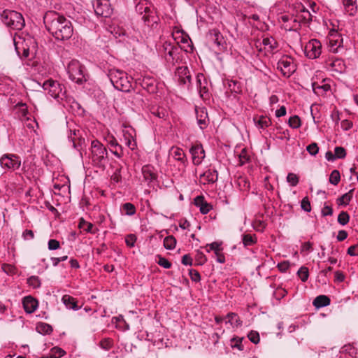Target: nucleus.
Wrapping results in <instances>:
<instances>
[{"label":"nucleus","instance_id":"f257e3e1","mask_svg":"<svg viewBox=\"0 0 358 358\" xmlns=\"http://www.w3.org/2000/svg\"><path fill=\"white\" fill-rule=\"evenodd\" d=\"M43 20L47 30L56 40L66 41L72 36V23L64 16L55 11H48L45 14Z\"/></svg>","mask_w":358,"mask_h":358},{"label":"nucleus","instance_id":"f03ea898","mask_svg":"<svg viewBox=\"0 0 358 358\" xmlns=\"http://www.w3.org/2000/svg\"><path fill=\"white\" fill-rule=\"evenodd\" d=\"M108 76L113 87L122 92H129L131 88V78L122 70L113 69L109 70Z\"/></svg>","mask_w":358,"mask_h":358},{"label":"nucleus","instance_id":"7ed1b4c3","mask_svg":"<svg viewBox=\"0 0 358 358\" xmlns=\"http://www.w3.org/2000/svg\"><path fill=\"white\" fill-rule=\"evenodd\" d=\"M90 157L94 165L99 167L105 166L108 161L106 148L99 141H93L91 143Z\"/></svg>","mask_w":358,"mask_h":358},{"label":"nucleus","instance_id":"20e7f679","mask_svg":"<svg viewBox=\"0 0 358 358\" xmlns=\"http://www.w3.org/2000/svg\"><path fill=\"white\" fill-rule=\"evenodd\" d=\"M3 24L15 30H21L24 27V20L21 13L10 10H3L1 15Z\"/></svg>","mask_w":358,"mask_h":358},{"label":"nucleus","instance_id":"39448f33","mask_svg":"<svg viewBox=\"0 0 358 358\" xmlns=\"http://www.w3.org/2000/svg\"><path fill=\"white\" fill-rule=\"evenodd\" d=\"M43 88L48 94L54 99L63 100L69 99L66 95L64 87L57 81L49 79L43 84Z\"/></svg>","mask_w":358,"mask_h":358},{"label":"nucleus","instance_id":"423d86ee","mask_svg":"<svg viewBox=\"0 0 358 358\" xmlns=\"http://www.w3.org/2000/svg\"><path fill=\"white\" fill-rule=\"evenodd\" d=\"M67 72L69 78L76 83L81 84L86 81L84 66L78 60L73 59L69 63Z\"/></svg>","mask_w":358,"mask_h":358},{"label":"nucleus","instance_id":"0eeeda50","mask_svg":"<svg viewBox=\"0 0 358 358\" xmlns=\"http://www.w3.org/2000/svg\"><path fill=\"white\" fill-rule=\"evenodd\" d=\"M179 47L166 41H162L158 45V52L165 58L166 62L174 64V60Z\"/></svg>","mask_w":358,"mask_h":358},{"label":"nucleus","instance_id":"6e6552de","mask_svg":"<svg viewBox=\"0 0 358 358\" xmlns=\"http://www.w3.org/2000/svg\"><path fill=\"white\" fill-rule=\"evenodd\" d=\"M277 69L283 76L289 78L296 71V65L293 58L288 55H283L277 63Z\"/></svg>","mask_w":358,"mask_h":358},{"label":"nucleus","instance_id":"1a4fd4ad","mask_svg":"<svg viewBox=\"0 0 358 358\" xmlns=\"http://www.w3.org/2000/svg\"><path fill=\"white\" fill-rule=\"evenodd\" d=\"M304 52L306 56L311 59L318 58L322 53V44L317 39L310 40L305 45Z\"/></svg>","mask_w":358,"mask_h":358},{"label":"nucleus","instance_id":"9d476101","mask_svg":"<svg viewBox=\"0 0 358 358\" xmlns=\"http://www.w3.org/2000/svg\"><path fill=\"white\" fill-rule=\"evenodd\" d=\"M94 12L97 15L108 17L113 13L110 0H96L94 4Z\"/></svg>","mask_w":358,"mask_h":358},{"label":"nucleus","instance_id":"9b49d317","mask_svg":"<svg viewBox=\"0 0 358 358\" xmlns=\"http://www.w3.org/2000/svg\"><path fill=\"white\" fill-rule=\"evenodd\" d=\"M0 164L3 169L16 170L20 168L21 161L18 156L9 154L4 155L1 157Z\"/></svg>","mask_w":358,"mask_h":358},{"label":"nucleus","instance_id":"f8f14e48","mask_svg":"<svg viewBox=\"0 0 358 358\" xmlns=\"http://www.w3.org/2000/svg\"><path fill=\"white\" fill-rule=\"evenodd\" d=\"M123 141L125 145L131 150L136 148V131L131 127H124L122 130Z\"/></svg>","mask_w":358,"mask_h":358},{"label":"nucleus","instance_id":"ddd939ff","mask_svg":"<svg viewBox=\"0 0 358 358\" xmlns=\"http://www.w3.org/2000/svg\"><path fill=\"white\" fill-rule=\"evenodd\" d=\"M189 152L192 155V163L196 166L201 164L205 158V151L202 145L196 144L193 145Z\"/></svg>","mask_w":358,"mask_h":358},{"label":"nucleus","instance_id":"4468645a","mask_svg":"<svg viewBox=\"0 0 358 358\" xmlns=\"http://www.w3.org/2000/svg\"><path fill=\"white\" fill-rule=\"evenodd\" d=\"M176 78L181 85L189 84L191 77L188 68L187 66L178 67L176 71Z\"/></svg>","mask_w":358,"mask_h":358},{"label":"nucleus","instance_id":"2eb2a0df","mask_svg":"<svg viewBox=\"0 0 358 358\" xmlns=\"http://www.w3.org/2000/svg\"><path fill=\"white\" fill-rule=\"evenodd\" d=\"M326 67L328 70L334 72L342 73L345 71V66L343 61L341 59H329L326 61Z\"/></svg>","mask_w":358,"mask_h":358},{"label":"nucleus","instance_id":"dca6fc26","mask_svg":"<svg viewBox=\"0 0 358 358\" xmlns=\"http://www.w3.org/2000/svg\"><path fill=\"white\" fill-rule=\"evenodd\" d=\"M218 173L216 170L208 169L200 175V182L203 185L214 183L217 180Z\"/></svg>","mask_w":358,"mask_h":358},{"label":"nucleus","instance_id":"f3484780","mask_svg":"<svg viewBox=\"0 0 358 358\" xmlns=\"http://www.w3.org/2000/svg\"><path fill=\"white\" fill-rule=\"evenodd\" d=\"M209 40L212 41L217 47L224 48L225 43L224 39L218 29H213L209 31L208 34Z\"/></svg>","mask_w":358,"mask_h":358},{"label":"nucleus","instance_id":"a211bd4d","mask_svg":"<svg viewBox=\"0 0 358 358\" xmlns=\"http://www.w3.org/2000/svg\"><path fill=\"white\" fill-rule=\"evenodd\" d=\"M22 304L26 313H32L38 307V301L31 296H27L24 297Z\"/></svg>","mask_w":358,"mask_h":358},{"label":"nucleus","instance_id":"6ab92c4d","mask_svg":"<svg viewBox=\"0 0 358 358\" xmlns=\"http://www.w3.org/2000/svg\"><path fill=\"white\" fill-rule=\"evenodd\" d=\"M194 205L198 207L202 214L208 213L213 206L208 203L203 196H197L194 200Z\"/></svg>","mask_w":358,"mask_h":358},{"label":"nucleus","instance_id":"aec40b11","mask_svg":"<svg viewBox=\"0 0 358 358\" xmlns=\"http://www.w3.org/2000/svg\"><path fill=\"white\" fill-rule=\"evenodd\" d=\"M255 126L259 130H264L271 124V119L266 115H257L253 117Z\"/></svg>","mask_w":358,"mask_h":358},{"label":"nucleus","instance_id":"412c9836","mask_svg":"<svg viewBox=\"0 0 358 358\" xmlns=\"http://www.w3.org/2000/svg\"><path fill=\"white\" fill-rule=\"evenodd\" d=\"M343 38L338 35H331L329 41V51L334 53L338 52V50L342 48Z\"/></svg>","mask_w":358,"mask_h":358},{"label":"nucleus","instance_id":"4be33fe9","mask_svg":"<svg viewBox=\"0 0 358 358\" xmlns=\"http://www.w3.org/2000/svg\"><path fill=\"white\" fill-rule=\"evenodd\" d=\"M345 11L351 16H354L358 10L357 0H342Z\"/></svg>","mask_w":358,"mask_h":358},{"label":"nucleus","instance_id":"5701e85b","mask_svg":"<svg viewBox=\"0 0 358 358\" xmlns=\"http://www.w3.org/2000/svg\"><path fill=\"white\" fill-rule=\"evenodd\" d=\"M142 174L144 180L148 182H151L157 179V174L154 171V168L150 165L142 167Z\"/></svg>","mask_w":358,"mask_h":358},{"label":"nucleus","instance_id":"b1692460","mask_svg":"<svg viewBox=\"0 0 358 358\" xmlns=\"http://www.w3.org/2000/svg\"><path fill=\"white\" fill-rule=\"evenodd\" d=\"M170 155L174 159L180 162L182 164H185L186 156L182 149L178 147H172L170 150Z\"/></svg>","mask_w":358,"mask_h":358},{"label":"nucleus","instance_id":"393cba45","mask_svg":"<svg viewBox=\"0 0 358 358\" xmlns=\"http://www.w3.org/2000/svg\"><path fill=\"white\" fill-rule=\"evenodd\" d=\"M331 89V86L329 84L326 83L324 81L322 82L321 84H318L316 83H313V90L314 92L318 95H323L327 92L329 91Z\"/></svg>","mask_w":358,"mask_h":358},{"label":"nucleus","instance_id":"a878e982","mask_svg":"<svg viewBox=\"0 0 358 358\" xmlns=\"http://www.w3.org/2000/svg\"><path fill=\"white\" fill-rule=\"evenodd\" d=\"M197 87L201 96L208 92L207 81L203 74L199 73L196 77Z\"/></svg>","mask_w":358,"mask_h":358},{"label":"nucleus","instance_id":"bb28decb","mask_svg":"<svg viewBox=\"0 0 358 358\" xmlns=\"http://www.w3.org/2000/svg\"><path fill=\"white\" fill-rule=\"evenodd\" d=\"M262 44L268 52H273L278 48V43L273 37H266L262 40Z\"/></svg>","mask_w":358,"mask_h":358},{"label":"nucleus","instance_id":"cd10ccee","mask_svg":"<svg viewBox=\"0 0 358 358\" xmlns=\"http://www.w3.org/2000/svg\"><path fill=\"white\" fill-rule=\"evenodd\" d=\"M331 300L329 296L326 295H319L313 300V304L314 306L319 308L329 306Z\"/></svg>","mask_w":358,"mask_h":358},{"label":"nucleus","instance_id":"c85d7f7f","mask_svg":"<svg viewBox=\"0 0 358 358\" xmlns=\"http://www.w3.org/2000/svg\"><path fill=\"white\" fill-rule=\"evenodd\" d=\"M62 301L69 309L78 310L80 308L78 306V303L76 299L70 295H64L62 296Z\"/></svg>","mask_w":358,"mask_h":358},{"label":"nucleus","instance_id":"c756f323","mask_svg":"<svg viewBox=\"0 0 358 358\" xmlns=\"http://www.w3.org/2000/svg\"><path fill=\"white\" fill-rule=\"evenodd\" d=\"M257 241V238L255 234L244 233L242 235V243L245 247L253 245Z\"/></svg>","mask_w":358,"mask_h":358},{"label":"nucleus","instance_id":"7c9ffc66","mask_svg":"<svg viewBox=\"0 0 358 358\" xmlns=\"http://www.w3.org/2000/svg\"><path fill=\"white\" fill-rule=\"evenodd\" d=\"M139 84L143 89L149 92H153L155 90L154 80L151 78H143Z\"/></svg>","mask_w":358,"mask_h":358},{"label":"nucleus","instance_id":"2f4dec72","mask_svg":"<svg viewBox=\"0 0 358 358\" xmlns=\"http://www.w3.org/2000/svg\"><path fill=\"white\" fill-rule=\"evenodd\" d=\"M355 189H350L348 192L344 194L341 197L337 199L338 205L346 206L349 203L353 196Z\"/></svg>","mask_w":358,"mask_h":358},{"label":"nucleus","instance_id":"473e14b6","mask_svg":"<svg viewBox=\"0 0 358 358\" xmlns=\"http://www.w3.org/2000/svg\"><path fill=\"white\" fill-rule=\"evenodd\" d=\"M142 20L145 24L150 25L152 22H157L155 21L156 17L151 12L150 8H144V14L142 15Z\"/></svg>","mask_w":358,"mask_h":358},{"label":"nucleus","instance_id":"72a5a7b5","mask_svg":"<svg viewBox=\"0 0 358 358\" xmlns=\"http://www.w3.org/2000/svg\"><path fill=\"white\" fill-rule=\"evenodd\" d=\"M36 331L43 334H49L52 331V327L46 323L39 322L36 325Z\"/></svg>","mask_w":358,"mask_h":358},{"label":"nucleus","instance_id":"f704fd0d","mask_svg":"<svg viewBox=\"0 0 358 358\" xmlns=\"http://www.w3.org/2000/svg\"><path fill=\"white\" fill-rule=\"evenodd\" d=\"M129 101H131L134 106H141L143 103V96L138 92L131 94L129 96Z\"/></svg>","mask_w":358,"mask_h":358},{"label":"nucleus","instance_id":"c9c22d12","mask_svg":"<svg viewBox=\"0 0 358 358\" xmlns=\"http://www.w3.org/2000/svg\"><path fill=\"white\" fill-rule=\"evenodd\" d=\"M222 242L215 241L211 243L207 244L205 246V248L208 252L210 251H213V252H219L220 250H223V248L222 247Z\"/></svg>","mask_w":358,"mask_h":358},{"label":"nucleus","instance_id":"e433bc0d","mask_svg":"<svg viewBox=\"0 0 358 358\" xmlns=\"http://www.w3.org/2000/svg\"><path fill=\"white\" fill-rule=\"evenodd\" d=\"M121 211L122 214L133 215L136 213V208L131 203H125L122 205Z\"/></svg>","mask_w":358,"mask_h":358},{"label":"nucleus","instance_id":"4c0bfd02","mask_svg":"<svg viewBox=\"0 0 358 358\" xmlns=\"http://www.w3.org/2000/svg\"><path fill=\"white\" fill-rule=\"evenodd\" d=\"M228 322L234 327H240L242 324L238 315L236 313H231L227 315Z\"/></svg>","mask_w":358,"mask_h":358},{"label":"nucleus","instance_id":"58836bf2","mask_svg":"<svg viewBox=\"0 0 358 358\" xmlns=\"http://www.w3.org/2000/svg\"><path fill=\"white\" fill-rule=\"evenodd\" d=\"M176 240L173 236H168L164 239V246L166 249L172 250L176 247Z\"/></svg>","mask_w":358,"mask_h":358},{"label":"nucleus","instance_id":"ea45409f","mask_svg":"<svg viewBox=\"0 0 358 358\" xmlns=\"http://www.w3.org/2000/svg\"><path fill=\"white\" fill-rule=\"evenodd\" d=\"M301 12V14L297 17L299 20H302L304 23H308L312 21L313 16L308 10L303 8Z\"/></svg>","mask_w":358,"mask_h":358},{"label":"nucleus","instance_id":"a19ab883","mask_svg":"<svg viewBox=\"0 0 358 358\" xmlns=\"http://www.w3.org/2000/svg\"><path fill=\"white\" fill-rule=\"evenodd\" d=\"M288 124L293 129H298L301 125V120L297 115L292 116L288 120Z\"/></svg>","mask_w":358,"mask_h":358},{"label":"nucleus","instance_id":"79ce46f5","mask_svg":"<svg viewBox=\"0 0 358 358\" xmlns=\"http://www.w3.org/2000/svg\"><path fill=\"white\" fill-rule=\"evenodd\" d=\"M299 178L298 176L294 173H289L287 176V182L292 186L295 187L298 185Z\"/></svg>","mask_w":358,"mask_h":358},{"label":"nucleus","instance_id":"37998d69","mask_svg":"<svg viewBox=\"0 0 358 358\" xmlns=\"http://www.w3.org/2000/svg\"><path fill=\"white\" fill-rule=\"evenodd\" d=\"M341 180V175L338 170H334L330 175L329 182L334 185H337Z\"/></svg>","mask_w":358,"mask_h":358},{"label":"nucleus","instance_id":"c03bdc74","mask_svg":"<svg viewBox=\"0 0 358 358\" xmlns=\"http://www.w3.org/2000/svg\"><path fill=\"white\" fill-rule=\"evenodd\" d=\"M100 347L106 350H110L113 345V341L110 338H106L100 341Z\"/></svg>","mask_w":358,"mask_h":358},{"label":"nucleus","instance_id":"a18cd8bd","mask_svg":"<svg viewBox=\"0 0 358 358\" xmlns=\"http://www.w3.org/2000/svg\"><path fill=\"white\" fill-rule=\"evenodd\" d=\"M297 274L300 279L301 280V281L306 282L308 280L309 275L308 268L305 266L301 267L298 271Z\"/></svg>","mask_w":358,"mask_h":358},{"label":"nucleus","instance_id":"49530a36","mask_svg":"<svg viewBox=\"0 0 358 358\" xmlns=\"http://www.w3.org/2000/svg\"><path fill=\"white\" fill-rule=\"evenodd\" d=\"M66 354L65 351L58 347H55L51 350L50 358H60Z\"/></svg>","mask_w":358,"mask_h":358},{"label":"nucleus","instance_id":"de8ad7c7","mask_svg":"<svg viewBox=\"0 0 358 358\" xmlns=\"http://www.w3.org/2000/svg\"><path fill=\"white\" fill-rule=\"evenodd\" d=\"M195 261L198 265H203L206 262L207 258L202 252L197 250L195 255Z\"/></svg>","mask_w":358,"mask_h":358},{"label":"nucleus","instance_id":"09e8293b","mask_svg":"<svg viewBox=\"0 0 358 358\" xmlns=\"http://www.w3.org/2000/svg\"><path fill=\"white\" fill-rule=\"evenodd\" d=\"M136 236L133 234H130L126 236L125 237V243L126 245L129 248H133L136 241Z\"/></svg>","mask_w":358,"mask_h":358},{"label":"nucleus","instance_id":"8fccbe9b","mask_svg":"<svg viewBox=\"0 0 358 358\" xmlns=\"http://www.w3.org/2000/svg\"><path fill=\"white\" fill-rule=\"evenodd\" d=\"M158 261H157V263L161 266L162 267H164L165 268H169L171 266V263L166 258L158 255Z\"/></svg>","mask_w":358,"mask_h":358},{"label":"nucleus","instance_id":"3c124183","mask_svg":"<svg viewBox=\"0 0 358 358\" xmlns=\"http://www.w3.org/2000/svg\"><path fill=\"white\" fill-rule=\"evenodd\" d=\"M28 284L34 288H38L41 286V281L37 276H31L27 279Z\"/></svg>","mask_w":358,"mask_h":358},{"label":"nucleus","instance_id":"603ef678","mask_svg":"<svg viewBox=\"0 0 358 358\" xmlns=\"http://www.w3.org/2000/svg\"><path fill=\"white\" fill-rule=\"evenodd\" d=\"M306 150L310 155L315 156L318 153L319 147L316 143H312L307 146Z\"/></svg>","mask_w":358,"mask_h":358},{"label":"nucleus","instance_id":"864d4df0","mask_svg":"<svg viewBox=\"0 0 358 358\" xmlns=\"http://www.w3.org/2000/svg\"><path fill=\"white\" fill-rule=\"evenodd\" d=\"M334 152L336 159H344L346 156V151L343 147H336Z\"/></svg>","mask_w":358,"mask_h":358},{"label":"nucleus","instance_id":"5fc2aeb1","mask_svg":"<svg viewBox=\"0 0 358 358\" xmlns=\"http://www.w3.org/2000/svg\"><path fill=\"white\" fill-rule=\"evenodd\" d=\"M248 337L249 340L255 344H257L260 341L259 334L255 331H251L248 334Z\"/></svg>","mask_w":358,"mask_h":358},{"label":"nucleus","instance_id":"6e6d98bb","mask_svg":"<svg viewBox=\"0 0 358 358\" xmlns=\"http://www.w3.org/2000/svg\"><path fill=\"white\" fill-rule=\"evenodd\" d=\"M349 219L348 213L345 211H342L338 216V222L339 224H348Z\"/></svg>","mask_w":358,"mask_h":358},{"label":"nucleus","instance_id":"4d7b16f0","mask_svg":"<svg viewBox=\"0 0 358 358\" xmlns=\"http://www.w3.org/2000/svg\"><path fill=\"white\" fill-rule=\"evenodd\" d=\"M243 338H234L231 339V347L236 348L239 350H243V346L242 345Z\"/></svg>","mask_w":358,"mask_h":358},{"label":"nucleus","instance_id":"13d9d810","mask_svg":"<svg viewBox=\"0 0 358 358\" xmlns=\"http://www.w3.org/2000/svg\"><path fill=\"white\" fill-rule=\"evenodd\" d=\"M301 208L306 212H310L311 210L310 203L308 197H304L301 202Z\"/></svg>","mask_w":358,"mask_h":358},{"label":"nucleus","instance_id":"bf43d9fd","mask_svg":"<svg viewBox=\"0 0 358 358\" xmlns=\"http://www.w3.org/2000/svg\"><path fill=\"white\" fill-rule=\"evenodd\" d=\"M250 159V157L247 155V152L243 149L239 155V162L240 165H243L248 162Z\"/></svg>","mask_w":358,"mask_h":358},{"label":"nucleus","instance_id":"052dcab7","mask_svg":"<svg viewBox=\"0 0 358 358\" xmlns=\"http://www.w3.org/2000/svg\"><path fill=\"white\" fill-rule=\"evenodd\" d=\"M189 274L190 276V278L194 282H199L201 280V275L200 273L198 272V271L194 269H190L189 271Z\"/></svg>","mask_w":358,"mask_h":358},{"label":"nucleus","instance_id":"680f3d73","mask_svg":"<svg viewBox=\"0 0 358 358\" xmlns=\"http://www.w3.org/2000/svg\"><path fill=\"white\" fill-rule=\"evenodd\" d=\"M313 250L312 243L310 242H306L302 244L301 248V253L310 252Z\"/></svg>","mask_w":358,"mask_h":358},{"label":"nucleus","instance_id":"e2e57ef3","mask_svg":"<svg viewBox=\"0 0 358 358\" xmlns=\"http://www.w3.org/2000/svg\"><path fill=\"white\" fill-rule=\"evenodd\" d=\"M59 242L55 239H50L48 241V249L50 250H57L59 248Z\"/></svg>","mask_w":358,"mask_h":358},{"label":"nucleus","instance_id":"0e129e2a","mask_svg":"<svg viewBox=\"0 0 358 358\" xmlns=\"http://www.w3.org/2000/svg\"><path fill=\"white\" fill-rule=\"evenodd\" d=\"M15 107L20 108L22 115L23 117L27 116V115L28 113V110H27V105L25 103L19 102L16 104Z\"/></svg>","mask_w":358,"mask_h":358},{"label":"nucleus","instance_id":"69168bd1","mask_svg":"<svg viewBox=\"0 0 358 358\" xmlns=\"http://www.w3.org/2000/svg\"><path fill=\"white\" fill-rule=\"evenodd\" d=\"M111 180L117 183L121 181L122 177L120 174V169H117L114 173L111 176Z\"/></svg>","mask_w":358,"mask_h":358},{"label":"nucleus","instance_id":"338daca9","mask_svg":"<svg viewBox=\"0 0 358 358\" xmlns=\"http://www.w3.org/2000/svg\"><path fill=\"white\" fill-rule=\"evenodd\" d=\"M222 251L223 250H220L219 252H214L217 262L220 264H224L226 261L225 256Z\"/></svg>","mask_w":358,"mask_h":358},{"label":"nucleus","instance_id":"774afa93","mask_svg":"<svg viewBox=\"0 0 358 358\" xmlns=\"http://www.w3.org/2000/svg\"><path fill=\"white\" fill-rule=\"evenodd\" d=\"M347 253L350 256L358 255V244L351 245L347 251Z\"/></svg>","mask_w":358,"mask_h":358}]
</instances>
